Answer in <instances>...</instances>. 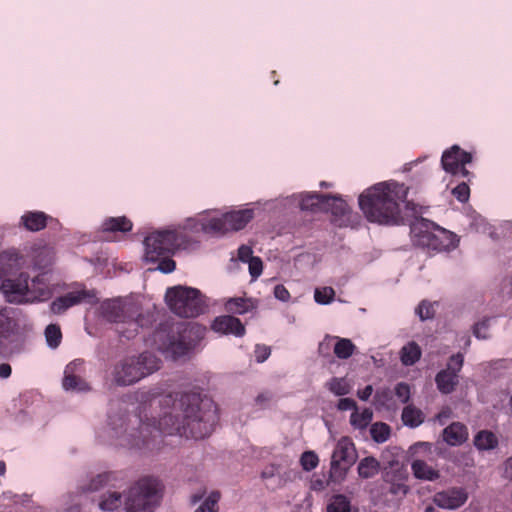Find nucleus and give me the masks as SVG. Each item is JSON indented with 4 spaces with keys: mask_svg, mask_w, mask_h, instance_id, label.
Returning <instances> with one entry per match:
<instances>
[{
    "mask_svg": "<svg viewBox=\"0 0 512 512\" xmlns=\"http://www.w3.org/2000/svg\"><path fill=\"white\" fill-rule=\"evenodd\" d=\"M122 495L119 492H108L101 497L99 508L102 511H114L121 507Z\"/></svg>",
    "mask_w": 512,
    "mask_h": 512,
    "instance_id": "34",
    "label": "nucleus"
},
{
    "mask_svg": "<svg viewBox=\"0 0 512 512\" xmlns=\"http://www.w3.org/2000/svg\"><path fill=\"white\" fill-rule=\"evenodd\" d=\"M328 199L323 211H330L335 217H343L350 212L348 204L341 197L328 195Z\"/></svg>",
    "mask_w": 512,
    "mask_h": 512,
    "instance_id": "30",
    "label": "nucleus"
},
{
    "mask_svg": "<svg viewBox=\"0 0 512 512\" xmlns=\"http://www.w3.org/2000/svg\"><path fill=\"white\" fill-rule=\"evenodd\" d=\"M372 394H373L372 385H367L364 389L359 390L357 392L358 397L363 401H367L371 397Z\"/></svg>",
    "mask_w": 512,
    "mask_h": 512,
    "instance_id": "56",
    "label": "nucleus"
},
{
    "mask_svg": "<svg viewBox=\"0 0 512 512\" xmlns=\"http://www.w3.org/2000/svg\"><path fill=\"white\" fill-rule=\"evenodd\" d=\"M413 475L420 480L434 481L440 477L437 469L428 465L424 460L416 459L411 464Z\"/></svg>",
    "mask_w": 512,
    "mask_h": 512,
    "instance_id": "24",
    "label": "nucleus"
},
{
    "mask_svg": "<svg viewBox=\"0 0 512 512\" xmlns=\"http://www.w3.org/2000/svg\"><path fill=\"white\" fill-rule=\"evenodd\" d=\"M275 396L271 391H263L257 395L255 398V403L260 408H267L271 402L274 400Z\"/></svg>",
    "mask_w": 512,
    "mask_h": 512,
    "instance_id": "48",
    "label": "nucleus"
},
{
    "mask_svg": "<svg viewBox=\"0 0 512 512\" xmlns=\"http://www.w3.org/2000/svg\"><path fill=\"white\" fill-rule=\"evenodd\" d=\"M326 341H336L333 347L334 354L339 359H348L354 354L356 346L354 343L348 338H340L337 336H329L325 337V341L320 343L319 350L322 352L324 347H329V343Z\"/></svg>",
    "mask_w": 512,
    "mask_h": 512,
    "instance_id": "21",
    "label": "nucleus"
},
{
    "mask_svg": "<svg viewBox=\"0 0 512 512\" xmlns=\"http://www.w3.org/2000/svg\"><path fill=\"white\" fill-rule=\"evenodd\" d=\"M192 335L201 338L203 336V329L195 324L189 325L181 333L179 332V337L176 339L174 335L171 336L167 332L166 327H160L154 332V342L157 343L159 340L166 337V339L158 345V348L161 350H169L175 356L179 357L186 355L194 348L195 344L186 341V339Z\"/></svg>",
    "mask_w": 512,
    "mask_h": 512,
    "instance_id": "10",
    "label": "nucleus"
},
{
    "mask_svg": "<svg viewBox=\"0 0 512 512\" xmlns=\"http://www.w3.org/2000/svg\"><path fill=\"white\" fill-rule=\"evenodd\" d=\"M202 229L206 233L225 234L228 231L225 214L221 217H213L203 221Z\"/></svg>",
    "mask_w": 512,
    "mask_h": 512,
    "instance_id": "32",
    "label": "nucleus"
},
{
    "mask_svg": "<svg viewBox=\"0 0 512 512\" xmlns=\"http://www.w3.org/2000/svg\"><path fill=\"white\" fill-rule=\"evenodd\" d=\"M161 359L153 352L144 351L139 355L125 356L110 368L108 377L115 386H131L158 371Z\"/></svg>",
    "mask_w": 512,
    "mask_h": 512,
    "instance_id": "3",
    "label": "nucleus"
},
{
    "mask_svg": "<svg viewBox=\"0 0 512 512\" xmlns=\"http://www.w3.org/2000/svg\"><path fill=\"white\" fill-rule=\"evenodd\" d=\"M26 258L16 249H8L0 253V280L17 279L22 268L26 265ZM3 283H1L2 285Z\"/></svg>",
    "mask_w": 512,
    "mask_h": 512,
    "instance_id": "14",
    "label": "nucleus"
},
{
    "mask_svg": "<svg viewBox=\"0 0 512 512\" xmlns=\"http://www.w3.org/2000/svg\"><path fill=\"white\" fill-rule=\"evenodd\" d=\"M6 472V464L4 461H0V476L4 475Z\"/></svg>",
    "mask_w": 512,
    "mask_h": 512,
    "instance_id": "61",
    "label": "nucleus"
},
{
    "mask_svg": "<svg viewBox=\"0 0 512 512\" xmlns=\"http://www.w3.org/2000/svg\"><path fill=\"white\" fill-rule=\"evenodd\" d=\"M68 498H69V500H70L71 502H73V501H74V500H73V495H72V494H69V495H68Z\"/></svg>",
    "mask_w": 512,
    "mask_h": 512,
    "instance_id": "64",
    "label": "nucleus"
},
{
    "mask_svg": "<svg viewBox=\"0 0 512 512\" xmlns=\"http://www.w3.org/2000/svg\"><path fill=\"white\" fill-rule=\"evenodd\" d=\"M401 418L403 423L410 427H417L423 422L421 410L411 405L404 407Z\"/></svg>",
    "mask_w": 512,
    "mask_h": 512,
    "instance_id": "33",
    "label": "nucleus"
},
{
    "mask_svg": "<svg viewBox=\"0 0 512 512\" xmlns=\"http://www.w3.org/2000/svg\"><path fill=\"white\" fill-rule=\"evenodd\" d=\"M489 328V319H485L474 325L473 334L478 339H487L489 337L487 331Z\"/></svg>",
    "mask_w": 512,
    "mask_h": 512,
    "instance_id": "50",
    "label": "nucleus"
},
{
    "mask_svg": "<svg viewBox=\"0 0 512 512\" xmlns=\"http://www.w3.org/2000/svg\"><path fill=\"white\" fill-rule=\"evenodd\" d=\"M29 275L26 272L19 274L17 279H7L1 285V291L10 303L24 304L45 302L53 295L46 274L34 277L31 284L28 283Z\"/></svg>",
    "mask_w": 512,
    "mask_h": 512,
    "instance_id": "4",
    "label": "nucleus"
},
{
    "mask_svg": "<svg viewBox=\"0 0 512 512\" xmlns=\"http://www.w3.org/2000/svg\"><path fill=\"white\" fill-rule=\"evenodd\" d=\"M474 445L478 450H492L498 446V438L491 431L481 430L474 437Z\"/></svg>",
    "mask_w": 512,
    "mask_h": 512,
    "instance_id": "28",
    "label": "nucleus"
},
{
    "mask_svg": "<svg viewBox=\"0 0 512 512\" xmlns=\"http://www.w3.org/2000/svg\"><path fill=\"white\" fill-rule=\"evenodd\" d=\"M395 395L402 403H407L410 399V387L405 382H400L395 387Z\"/></svg>",
    "mask_w": 512,
    "mask_h": 512,
    "instance_id": "49",
    "label": "nucleus"
},
{
    "mask_svg": "<svg viewBox=\"0 0 512 512\" xmlns=\"http://www.w3.org/2000/svg\"><path fill=\"white\" fill-rule=\"evenodd\" d=\"M253 217V209H243L225 213L228 231H239L243 229Z\"/></svg>",
    "mask_w": 512,
    "mask_h": 512,
    "instance_id": "22",
    "label": "nucleus"
},
{
    "mask_svg": "<svg viewBox=\"0 0 512 512\" xmlns=\"http://www.w3.org/2000/svg\"><path fill=\"white\" fill-rule=\"evenodd\" d=\"M65 512H81V507L78 503L72 504L69 506Z\"/></svg>",
    "mask_w": 512,
    "mask_h": 512,
    "instance_id": "60",
    "label": "nucleus"
},
{
    "mask_svg": "<svg viewBox=\"0 0 512 512\" xmlns=\"http://www.w3.org/2000/svg\"><path fill=\"white\" fill-rule=\"evenodd\" d=\"M424 512H438L433 506H426Z\"/></svg>",
    "mask_w": 512,
    "mask_h": 512,
    "instance_id": "62",
    "label": "nucleus"
},
{
    "mask_svg": "<svg viewBox=\"0 0 512 512\" xmlns=\"http://www.w3.org/2000/svg\"><path fill=\"white\" fill-rule=\"evenodd\" d=\"M357 453L354 443L348 437H342L332 454L331 469L346 472L356 461Z\"/></svg>",
    "mask_w": 512,
    "mask_h": 512,
    "instance_id": "13",
    "label": "nucleus"
},
{
    "mask_svg": "<svg viewBox=\"0 0 512 512\" xmlns=\"http://www.w3.org/2000/svg\"><path fill=\"white\" fill-rule=\"evenodd\" d=\"M408 195V187L397 182H381L359 196V206L369 222L397 225L402 220L400 201Z\"/></svg>",
    "mask_w": 512,
    "mask_h": 512,
    "instance_id": "2",
    "label": "nucleus"
},
{
    "mask_svg": "<svg viewBox=\"0 0 512 512\" xmlns=\"http://www.w3.org/2000/svg\"><path fill=\"white\" fill-rule=\"evenodd\" d=\"M327 512H350V501L342 494L335 495L327 506Z\"/></svg>",
    "mask_w": 512,
    "mask_h": 512,
    "instance_id": "41",
    "label": "nucleus"
},
{
    "mask_svg": "<svg viewBox=\"0 0 512 512\" xmlns=\"http://www.w3.org/2000/svg\"><path fill=\"white\" fill-rule=\"evenodd\" d=\"M504 475L506 478L512 480V456L504 463Z\"/></svg>",
    "mask_w": 512,
    "mask_h": 512,
    "instance_id": "58",
    "label": "nucleus"
},
{
    "mask_svg": "<svg viewBox=\"0 0 512 512\" xmlns=\"http://www.w3.org/2000/svg\"><path fill=\"white\" fill-rule=\"evenodd\" d=\"M167 303L173 313L184 318H194L204 313L206 305L199 290L172 287L166 292Z\"/></svg>",
    "mask_w": 512,
    "mask_h": 512,
    "instance_id": "9",
    "label": "nucleus"
},
{
    "mask_svg": "<svg viewBox=\"0 0 512 512\" xmlns=\"http://www.w3.org/2000/svg\"><path fill=\"white\" fill-rule=\"evenodd\" d=\"M467 438V427L460 422H453L443 430V439L451 446H459L463 444Z\"/></svg>",
    "mask_w": 512,
    "mask_h": 512,
    "instance_id": "23",
    "label": "nucleus"
},
{
    "mask_svg": "<svg viewBox=\"0 0 512 512\" xmlns=\"http://www.w3.org/2000/svg\"><path fill=\"white\" fill-rule=\"evenodd\" d=\"M29 257L35 268L44 269L53 263L55 259V249L42 242L35 243L30 249Z\"/></svg>",
    "mask_w": 512,
    "mask_h": 512,
    "instance_id": "20",
    "label": "nucleus"
},
{
    "mask_svg": "<svg viewBox=\"0 0 512 512\" xmlns=\"http://www.w3.org/2000/svg\"><path fill=\"white\" fill-rule=\"evenodd\" d=\"M115 479L113 472H104L96 475L90 480L88 486H80L79 493L96 492Z\"/></svg>",
    "mask_w": 512,
    "mask_h": 512,
    "instance_id": "31",
    "label": "nucleus"
},
{
    "mask_svg": "<svg viewBox=\"0 0 512 512\" xmlns=\"http://www.w3.org/2000/svg\"><path fill=\"white\" fill-rule=\"evenodd\" d=\"M271 354V350L268 346L265 345H256L255 347V357L257 362L262 363L268 359Z\"/></svg>",
    "mask_w": 512,
    "mask_h": 512,
    "instance_id": "52",
    "label": "nucleus"
},
{
    "mask_svg": "<svg viewBox=\"0 0 512 512\" xmlns=\"http://www.w3.org/2000/svg\"><path fill=\"white\" fill-rule=\"evenodd\" d=\"M162 498V484L154 477L139 479L128 490L125 499L126 512H153Z\"/></svg>",
    "mask_w": 512,
    "mask_h": 512,
    "instance_id": "7",
    "label": "nucleus"
},
{
    "mask_svg": "<svg viewBox=\"0 0 512 512\" xmlns=\"http://www.w3.org/2000/svg\"><path fill=\"white\" fill-rule=\"evenodd\" d=\"M220 498L221 493L219 491H212L196 508L195 512H218Z\"/></svg>",
    "mask_w": 512,
    "mask_h": 512,
    "instance_id": "39",
    "label": "nucleus"
},
{
    "mask_svg": "<svg viewBox=\"0 0 512 512\" xmlns=\"http://www.w3.org/2000/svg\"><path fill=\"white\" fill-rule=\"evenodd\" d=\"M300 462L304 470L311 471L317 467L319 459L315 452L306 451L301 455Z\"/></svg>",
    "mask_w": 512,
    "mask_h": 512,
    "instance_id": "44",
    "label": "nucleus"
},
{
    "mask_svg": "<svg viewBox=\"0 0 512 512\" xmlns=\"http://www.w3.org/2000/svg\"><path fill=\"white\" fill-rule=\"evenodd\" d=\"M399 355L404 366H412L420 360L422 350L415 341H410L401 348Z\"/></svg>",
    "mask_w": 512,
    "mask_h": 512,
    "instance_id": "27",
    "label": "nucleus"
},
{
    "mask_svg": "<svg viewBox=\"0 0 512 512\" xmlns=\"http://www.w3.org/2000/svg\"><path fill=\"white\" fill-rule=\"evenodd\" d=\"M390 426L383 422H376L371 425L370 434L372 439L377 443H383L390 437Z\"/></svg>",
    "mask_w": 512,
    "mask_h": 512,
    "instance_id": "38",
    "label": "nucleus"
},
{
    "mask_svg": "<svg viewBox=\"0 0 512 512\" xmlns=\"http://www.w3.org/2000/svg\"><path fill=\"white\" fill-rule=\"evenodd\" d=\"M274 296L278 299V300H281V301H288L289 298H290V293L289 291L286 289V287L284 285H276L275 288H274Z\"/></svg>",
    "mask_w": 512,
    "mask_h": 512,
    "instance_id": "55",
    "label": "nucleus"
},
{
    "mask_svg": "<svg viewBox=\"0 0 512 512\" xmlns=\"http://www.w3.org/2000/svg\"><path fill=\"white\" fill-rule=\"evenodd\" d=\"M472 161V155L469 152L462 150L459 146L454 145L449 150H446L441 158L443 169L452 174H461L467 177L470 172L465 168V165Z\"/></svg>",
    "mask_w": 512,
    "mask_h": 512,
    "instance_id": "12",
    "label": "nucleus"
},
{
    "mask_svg": "<svg viewBox=\"0 0 512 512\" xmlns=\"http://www.w3.org/2000/svg\"><path fill=\"white\" fill-rule=\"evenodd\" d=\"M373 413L370 409L365 408L362 412H358L357 408L352 412L350 417L351 424L359 429L366 428L371 422Z\"/></svg>",
    "mask_w": 512,
    "mask_h": 512,
    "instance_id": "37",
    "label": "nucleus"
},
{
    "mask_svg": "<svg viewBox=\"0 0 512 512\" xmlns=\"http://www.w3.org/2000/svg\"><path fill=\"white\" fill-rule=\"evenodd\" d=\"M412 232L417 245L432 251L453 249L458 242L454 233L423 218L413 225Z\"/></svg>",
    "mask_w": 512,
    "mask_h": 512,
    "instance_id": "8",
    "label": "nucleus"
},
{
    "mask_svg": "<svg viewBox=\"0 0 512 512\" xmlns=\"http://www.w3.org/2000/svg\"><path fill=\"white\" fill-rule=\"evenodd\" d=\"M12 373V368L8 363L0 364V378L6 379L9 378Z\"/></svg>",
    "mask_w": 512,
    "mask_h": 512,
    "instance_id": "57",
    "label": "nucleus"
},
{
    "mask_svg": "<svg viewBox=\"0 0 512 512\" xmlns=\"http://www.w3.org/2000/svg\"><path fill=\"white\" fill-rule=\"evenodd\" d=\"M380 469L379 461L372 457L368 456L363 459L358 464V474L361 478L368 479L374 477L378 474Z\"/></svg>",
    "mask_w": 512,
    "mask_h": 512,
    "instance_id": "29",
    "label": "nucleus"
},
{
    "mask_svg": "<svg viewBox=\"0 0 512 512\" xmlns=\"http://www.w3.org/2000/svg\"><path fill=\"white\" fill-rule=\"evenodd\" d=\"M49 222H54V219L42 211H26L20 217L19 227L30 232H38L46 228ZM55 222L57 223L56 220Z\"/></svg>",
    "mask_w": 512,
    "mask_h": 512,
    "instance_id": "19",
    "label": "nucleus"
},
{
    "mask_svg": "<svg viewBox=\"0 0 512 512\" xmlns=\"http://www.w3.org/2000/svg\"><path fill=\"white\" fill-rule=\"evenodd\" d=\"M393 391L389 388H380L375 392L374 405L377 409H391L394 406Z\"/></svg>",
    "mask_w": 512,
    "mask_h": 512,
    "instance_id": "35",
    "label": "nucleus"
},
{
    "mask_svg": "<svg viewBox=\"0 0 512 512\" xmlns=\"http://www.w3.org/2000/svg\"><path fill=\"white\" fill-rule=\"evenodd\" d=\"M206 494V489H201L197 493H194L190 497L191 504L195 505L203 499Z\"/></svg>",
    "mask_w": 512,
    "mask_h": 512,
    "instance_id": "59",
    "label": "nucleus"
},
{
    "mask_svg": "<svg viewBox=\"0 0 512 512\" xmlns=\"http://www.w3.org/2000/svg\"><path fill=\"white\" fill-rule=\"evenodd\" d=\"M330 186H331V184H330V183H327L326 181H322V182H320V187H322V188H328V187H330Z\"/></svg>",
    "mask_w": 512,
    "mask_h": 512,
    "instance_id": "63",
    "label": "nucleus"
},
{
    "mask_svg": "<svg viewBox=\"0 0 512 512\" xmlns=\"http://www.w3.org/2000/svg\"><path fill=\"white\" fill-rule=\"evenodd\" d=\"M182 243L183 237L176 230L153 232L144 240L145 259L148 262H159L158 269L161 272L171 273L176 267L171 256Z\"/></svg>",
    "mask_w": 512,
    "mask_h": 512,
    "instance_id": "6",
    "label": "nucleus"
},
{
    "mask_svg": "<svg viewBox=\"0 0 512 512\" xmlns=\"http://www.w3.org/2000/svg\"><path fill=\"white\" fill-rule=\"evenodd\" d=\"M179 414L164 413L157 422L141 423L139 435L131 434L129 444L149 451L159 450L164 435H178L185 438L203 439L209 436L219 420L215 402L197 392L183 393L179 399Z\"/></svg>",
    "mask_w": 512,
    "mask_h": 512,
    "instance_id": "1",
    "label": "nucleus"
},
{
    "mask_svg": "<svg viewBox=\"0 0 512 512\" xmlns=\"http://www.w3.org/2000/svg\"><path fill=\"white\" fill-rule=\"evenodd\" d=\"M252 248L247 245H242L238 248V258L242 262H248L254 256L252 255Z\"/></svg>",
    "mask_w": 512,
    "mask_h": 512,
    "instance_id": "53",
    "label": "nucleus"
},
{
    "mask_svg": "<svg viewBox=\"0 0 512 512\" xmlns=\"http://www.w3.org/2000/svg\"><path fill=\"white\" fill-rule=\"evenodd\" d=\"M463 363V354L456 353L449 358L446 368L436 374L435 383L437 389L442 394H450L455 390L459 384V372L463 367Z\"/></svg>",
    "mask_w": 512,
    "mask_h": 512,
    "instance_id": "11",
    "label": "nucleus"
},
{
    "mask_svg": "<svg viewBox=\"0 0 512 512\" xmlns=\"http://www.w3.org/2000/svg\"><path fill=\"white\" fill-rule=\"evenodd\" d=\"M250 307V301L242 297L230 298L225 302L226 311L233 314H245L250 310Z\"/></svg>",
    "mask_w": 512,
    "mask_h": 512,
    "instance_id": "36",
    "label": "nucleus"
},
{
    "mask_svg": "<svg viewBox=\"0 0 512 512\" xmlns=\"http://www.w3.org/2000/svg\"><path fill=\"white\" fill-rule=\"evenodd\" d=\"M45 337L49 347L57 348L62 339L60 327L56 324H49L45 329Z\"/></svg>",
    "mask_w": 512,
    "mask_h": 512,
    "instance_id": "42",
    "label": "nucleus"
},
{
    "mask_svg": "<svg viewBox=\"0 0 512 512\" xmlns=\"http://www.w3.org/2000/svg\"><path fill=\"white\" fill-rule=\"evenodd\" d=\"M133 223L126 216L109 217L102 223L103 232H122L126 233L132 230Z\"/></svg>",
    "mask_w": 512,
    "mask_h": 512,
    "instance_id": "26",
    "label": "nucleus"
},
{
    "mask_svg": "<svg viewBox=\"0 0 512 512\" xmlns=\"http://www.w3.org/2000/svg\"><path fill=\"white\" fill-rule=\"evenodd\" d=\"M356 407V402L351 398H341L337 404V408L340 411L355 410Z\"/></svg>",
    "mask_w": 512,
    "mask_h": 512,
    "instance_id": "54",
    "label": "nucleus"
},
{
    "mask_svg": "<svg viewBox=\"0 0 512 512\" xmlns=\"http://www.w3.org/2000/svg\"><path fill=\"white\" fill-rule=\"evenodd\" d=\"M247 263L249 264V273L251 277L253 279L258 278L261 275L263 269L262 260L259 257L254 256Z\"/></svg>",
    "mask_w": 512,
    "mask_h": 512,
    "instance_id": "47",
    "label": "nucleus"
},
{
    "mask_svg": "<svg viewBox=\"0 0 512 512\" xmlns=\"http://www.w3.org/2000/svg\"><path fill=\"white\" fill-rule=\"evenodd\" d=\"M400 203L405 204V214L407 217H417L421 213V207L412 201H408L407 197Z\"/></svg>",
    "mask_w": 512,
    "mask_h": 512,
    "instance_id": "51",
    "label": "nucleus"
},
{
    "mask_svg": "<svg viewBox=\"0 0 512 512\" xmlns=\"http://www.w3.org/2000/svg\"><path fill=\"white\" fill-rule=\"evenodd\" d=\"M328 195L321 193H307L302 196L300 208L302 210L323 211L325 204L328 202Z\"/></svg>",
    "mask_w": 512,
    "mask_h": 512,
    "instance_id": "25",
    "label": "nucleus"
},
{
    "mask_svg": "<svg viewBox=\"0 0 512 512\" xmlns=\"http://www.w3.org/2000/svg\"><path fill=\"white\" fill-rule=\"evenodd\" d=\"M416 312L419 315L421 320L431 319L434 317V314H435L433 305L427 301H422L418 305Z\"/></svg>",
    "mask_w": 512,
    "mask_h": 512,
    "instance_id": "46",
    "label": "nucleus"
},
{
    "mask_svg": "<svg viewBox=\"0 0 512 512\" xmlns=\"http://www.w3.org/2000/svg\"><path fill=\"white\" fill-rule=\"evenodd\" d=\"M101 308L104 318L116 323L117 333L126 339L134 338L139 328L151 323V316L140 313L139 307L133 303L111 300L104 302Z\"/></svg>",
    "mask_w": 512,
    "mask_h": 512,
    "instance_id": "5",
    "label": "nucleus"
},
{
    "mask_svg": "<svg viewBox=\"0 0 512 512\" xmlns=\"http://www.w3.org/2000/svg\"><path fill=\"white\" fill-rule=\"evenodd\" d=\"M453 196L461 203H465L470 197V188L467 183L462 182L452 189Z\"/></svg>",
    "mask_w": 512,
    "mask_h": 512,
    "instance_id": "45",
    "label": "nucleus"
},
{
    "mask_svg": "<svg viewBox=\"0 0 512 512\" xmlns=\"http://www.w3.org/2000/svg\"><path fill=\"white\" fill-rule=\"evenodd\" d=\"M335 291L332 287L316 288L314 299L319 304H329L334 300Z\"/></svg>",
    "mask_w": 512,
    "mask_h": 512,
    "instance_id": "43",
    "label": "nucleus"
},
{
    "mask_svg": "<svg viewBox=\"0 0 512 512\" xmlns=\"http://www.w3.org/2000/svg\"><path fill=\"white\" fill-rule=\"evenodd\" d=\"M468 499L466 489L462 487H452L440 492L435 493L433 496V503L443 509L455 510Z\"/></svg>",
    "mask_w": 512,
    "mask_h": 512,
    "instance_id": "16",
    "label": "nucleus"
},
{
    "mask_svg": "<svg viewBox=\"0 0 512 512\" xmlns=\"http://www.w3.org/2000/svg\"><path fill=\"white\" fill-rule=\"evenodd\" d=\"M95 298L96 294L93 290L82 288L71 291L53 300L50 304V311L53 314L60 315L75 305L82 302H92Z\"/></svg>",
    "mask_w": 512,
    "mask_h": 512,
    "instance_id": "15",
    "label": "nucleus"
},
{
    "mask_svg": "<svg viewBox=\"0 0 512 512\" xmlns=\"http://www.w3.org/2000/svg\"><path fill=\"white\" fill-rule=\"evenodd\" d=\"M212 329L222 334H232L236 337L245 335L246 329L241 320L232 315H224L215 318Z\"/></svg>",
    "mask_w": 512,
    "mask_h": 512,
    "instance_id": "18",
    "label": "nucleus"
},
{
    "mask_svg": "<svg viewBox=\"0 0 512 512\" xmlns=\"http://www.w3.org/2000/svg\"><path fill=\"white\" fill-rule=\"evenodd\" d=\"M328 389L337 396H344L350 393L351 386L345 378L333 377L327 384Z\"/></svg>",
    "mask_w": 512,
    "mask_h": 512,
    "instance_id": "40",
    "label": "nucleus"
},
{
    "mask_svg": "<svg viewBox=\"0 0 512 512\" xmlns=\"http://www.w3.org/2000/svg\"><path fill=\"white\" fill-rule=\"evenodd\" d=\"M84 361L75 359L70 362L64 371L63 388L73 391H89V384L79 375L82 372Z\"/></svg>",
    "mask_w": 512,
    "mask_h": 512,
    "instance_id": "17",
    "label": "nucleus"
}]
</instances>
